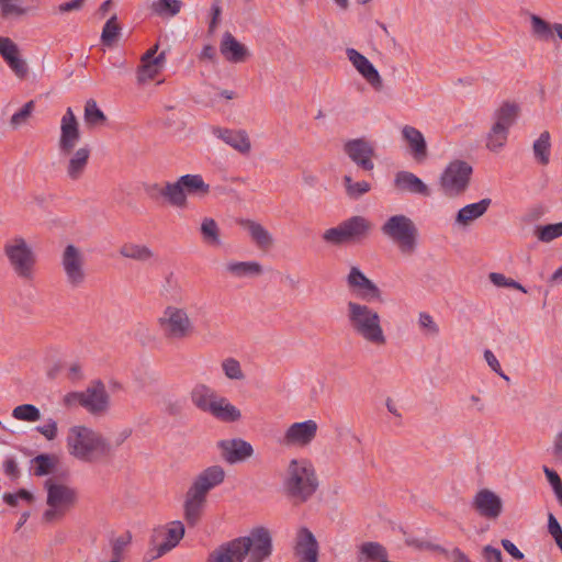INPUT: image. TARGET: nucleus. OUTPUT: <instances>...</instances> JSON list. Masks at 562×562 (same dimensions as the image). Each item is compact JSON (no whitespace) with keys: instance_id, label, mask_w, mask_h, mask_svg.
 <instances>
[{"instance_id":"1","label":"nucleus","mask_w":562,"mask_h":562,"mask_svg":"<svg viewBox=\"0 0 562 562\" xmlns=\"http://www.w3.org/2000/svg\"><path fill=\"white\" fill-rule=\"evenodd\" d=\"M80 138L81 133L77 116L71 108H67L60 119L58 150L61 157L68 158L66 173L71 180H78L82 177L91 155V149L88 145L75 150Z\"/></svg>"},{"instance_id":"2","label":"nucleus","mask_w":562,"mask_h":562,"mask_svg":"<svg viewBox=\"0 0 562 562\" xmlns=\"http://www.w3.org/2000/svg\"><path fill=\"white\" fill-rule=\"evenodd\" d=\"M225 470L221 465H211L196 474L183 499V518L190 527H194L202 518L210 491L225 480Z\"/></svg>"},{"instance_id":"3","label":"nucleus","mask_w":562,"mask_h":562,"mask_svg":"<svg viewBox=\"0 0 562 562\" xmlns=\"http://www.w3.org/2000/svg\"><path fill=\"white\" fill-rule=\"evenodd\" d=\"M346 319L356 337L374 348H383L387 336L382 325L380 313L368 304L348 301L346 303Z\"/></svg>"},{"instance_id":"4","label":"nucleus","mask_w":562,"mask_h":562,"mask_svg":"<svg viewBox=\"0 0 562 562\" xmlns=\"http://www.w3.org/2000/svg\"><path fill=\"white\" fill-rule=\"evenodd\" d=\"M66 448L71 457L83 462L95 461L112 452L108 439L85 425H75L68 429Z\"/></svg>"},{"instance_id":"5","label":"nucleus","mask_w":562,"mask_h":562,"mask_svg":"<svg viewBox=\"0 0 562 562\" xmlns=\"http://www.w3.org/2000/svg\"><path fill=\"white\" fill-rule=\"evenodd\" d=\"M319 482L313 463L305 458L291 459L283 477V490L295 503L307 502L317 491Z\"/></svg>"},{"instance_id":"6","label":"nucleus","mask_w":562,"mask_h":562,"mask_svg":"<svg viewBox=\"0 0 562 562\" xmlns=\"http://www.w3.org/2000/svg\"><path fill=\"white\" fill-rule=\"evenodd\" d=\"M3 256L13 274L24 283L36 277L37 256L32 245L21 235L8 238L2 246Z\"/></svg>"},{"instance_id":"7","label":"nucleus","mask_w":562,"mask_h":562,"mask_svg":"<svg viewBox=\"0 0 562 562\" xmlns=\"http://www.w3.org/2000/svg\"><path fill=\"white\" fill-rule=\"evenodd\" d=\"M211 191L210 184L206 183L201 175H183L175 182H167L165 186L154 184L150 192L166 198L170 205L184 209L188 205V195L198 196L200 199L209 195Z\"/></svg>"},{"instance_id":"8","label":"nucleus","mask_w":562,"mask_h":562,"mask_svg":"<svg viewBox=\"0 0 562 562\" xmlns=\"http://www.w3.org/2000/svg\"><path fill=\"white\" fill-rule=\"evenodd\" d=\"M372 231L373 223L369 218L355 215L340 222L337 226L324 231L322 239L330 246L357 244L367 239Z\"/></svg>"},{"instance_id":"9","label":"nucleus","mask_w":562,"mask_h":562,"mask_svg":"<svg viewBox=\"0 0 562 562\" xmlns=\"http://www.w3.org/2000/svg\"><path fill=\"white\" fill-rule=\"evenodd\" d=\"M381 233L393 241L403 256H412L418 245V228L404 214L390 216L381 226Z\"/></svg>"},{"instance_id":"10","label":"nucleus","mask_w":562,"mask_h":562,"mask_svg":"<svg viewBox=\"0 0 562 562\" xmlns=\"http://www.w3.org/2000/svg\"><path fill=\"white\" fill-rule=\"evenodd\" d=\"M157 325L162 336L170 341L184 340L194 331V323L186 307L167 305L159 317Z\"/></svg>"},{"instance_id":"11","label":"nucleus","mask_w":562,"mask_h":562,"mask_svg":"<svg viewBox=\"0 0 562 562\" xmlns=\"http://www.w3.org/2000/svg\"><path fill=\"white\" fill-rule=\"evenodd\" d=\"M235 540L243 561L266 562L272 554V538L265 527H256L247 536Z\"/></svg>"},{"instance_id":"12","label":"nucleus","mask_w":562,"mask_h":562,"mask_svg":"<svg viewBox=\"0 0 562 562\" xmlns=\"http://www.w3.org/2000/svg\"><path fill=\"white\" fill-rule=\"evenodd\" d=\"M47 490L48 509L43 514L45 522H54L60 519L66 512L77 502V492L68 485L54 483L52 480L45 482Z\"/></svg>"},{"instance_id":"13","label":"nucleus","mask_w":562,"mask_h":562,"mask_svg":"<svg viewBox=\"0 0 562 562\" xmlns=\"http://www.w3.org/2000/svg\"><path fill=\"white\" fill-rule=\"evenodd\" d=\"M472 167L463 160L451 161L440 176V187L447 196L463 194L470 183Z\"/></svg>"},{"instance_id":"14","label":"nucleus","mask_w":562,"mask_h":562,"mask_svg":"<svg viewBox=\"0 0 562 562\" xmlns=\"http://www.w3.org/2000/svg\"><path fill=\"white\" fill-rule=\"evenodd\" d=\"M60 265L66 281L71 288H79L85 283L87 279L85 255L77 246L70 244L65 247Z\"/></svg>"},{"instance_id":"15","label":"nucleus","mask_w":562,"mask_h":562,"mask_svg":"<svg viewBox=\"0 0 562 562\" xmlns=\"http://www.w3.org/2000/svg\"><path fill=\"white\" fill-rule=\"evenodd\" d=\"M318 425L314 419L296 422L288 426L280 442L285 447L305 448L316 438Z\"/></svg>"},{"instance_id":"16","label":"nucleus","mask_w":562,"mask_h":562,"mask_svg":"<svg viewBox=\"0 0 562 562\" xmlns=\"http://www.w3.org/2000/svg\"><path fill=\"white\" fill-rule=\"evenodd\" d=\"M342 149L360 169L364 171L374 169L375 145L373 142L364 137L353 138L345 142Z\"/></svg>"},{"instance_id":"17","label":"nucleus","mask_w":562,"mask_h":562,"mask_svg":"<svg viewBox=\"0 0 562 562\" xmlns=\"http://www.w3.org/2000/svg\"><path fill=\"white\" fill-rule=\"evenodd\" d=\"M82 407L94 416L106 414L110 408V395L101 380L92 381L83 391Z\"/></svg>"},{"instance_id":"18","label":"nucleus","mask_w":562,"mask_h":562,"mask_svg":"<svg viewBox=\"0 0 562 562\" xmlns=\"http://www.w3.org/2000/svg\"><path fill=\"white\" fill-rule=\"evenodd\" d=\"M293 555L295 562H318L319 544L308 528L301 527L296 531Z\"/></svg>"},{"instance_id":"19","label":"nucleus","mask_w":562,"mask_h":562,"mask_svg":"<svg viewBox=\"0 0 562 562\" xmlns=\"http://www.w3.org/2000/svg\"><path fill=\"white\" fill-rule=\"evenodd\" d=\"M346 283L350 291L366 301L381 299V290L358 267L352 266L346 277Z\"/></svg>"},{"instance_id":"20","label":"nucleus","mask_w":562,"mask_h":562,"mask_svg":"<svg viewBox=\"0 0 562 562\" xmlns=\"http://www.w3.org/2000/svg\"><path fill=\"white\" fill-rule=\"evenodd\" d=\"M184 531V526L180 520L171 521L165 528L155 530L156 535L164 536V540L149 550L150 560L158 559L176 548L183 538Z\"/></svg>"},{"instance_id":"21","label":"nucleus","mask_w":562,"mask_h":562,"mask_svg":"<svg viewBox=\"0 0 562 562\" xmlns=\"http://www.w3.org/2000/svg\"><path fill=\"white\" fill-rule=\"evenodd\" d=\"M472 508L482 517L495 520L503 512V501L493 491L488 488L480 490L473 497Z\"/></svg>"},{"instance_id":"22","label":"nucleus","mask_w":562,"mask_h":562,"mask_svg":"<svg viewBox=\"0 0 562 562\" xmlns=\"http://www.w3.org/2000/svg\"><path fill=\"white\" fill-rule=\"evenodd\" d=\"M217 448L222 459L229 464L243 462L254 454L252 446L241 438L221 440Z\"/></svg>"},{"instance_id":"23","label":"nucleus","mask_w":562,"mask_h":562,"mask_svg":"<svg viewBox=\"0 0 562 562\" xmlns=\"http://www.w3.org/2000/svg\"><path fill=\"white\" fill-rule=\"evenodd\" d=\"M346 55L356 70L375 90L383 88V80L373 64L355 48H347Z\"/></svg>"},{"instance_id":"24","label":"nucleus","mask_w":562,"mask_h":562,"mask_svg":"<svg viewBox=\"0 0 562 562\" xmlns=\"http://www.w3.org/2000/svg\"><path fill=\"white\" fill-rule=\"evenodd\" d=\"M220 52L225 60L232 64L245 63L250 57L248 47L237 41L231 32L222 35Z\"/></svg>"},{"instance_id":"25","label":"nucleus","mask_w":562,"mask_h":562,"mask_svg":"<svg viewBox=\"0 0 562 562\" xmlns=\"http://www.w3.org/2000/svg\"><path fill=\"white\" fill-rule=\"evenodd\" d=\"M0 55L18 78L23 79L26 77L29 71L27 64L20 57L18 45L9 37H0Z\"/></svg>"},{"instance_id":"26","label":"nucleus","mask_w":562,"mask_h":562,"mask_svg":"<svg viewBox=\"0 0 562 562\" xmlns=\"http://www.w3.org/2000/svg\"><path fill=\"white\" fill-rule=\"evenodd\" d=\"M239 225L247 232L250 240L259 249L268 250L273 246L274 239L272 234L259 222L245 218L239 221Z\"/></svg>"},{"instance_id":"27","label":"nucleus","mask_w":562,"mask_h":562,"mask_svg":"<svg viewBox=\"0 0 562 562\" xmlns=\"http://www.w3.org/2000/svg\"><path fill=\"white\" fill-rule=\"evenodd\" d=\"M394 186L401 192L419 194L422 196H429L431 194L428 186L409 171H398L394 178Z\"/></svg>"},{"instance_id":"28","label":"nucleus","mask_w":562,"mask_h":562,"mask_svg":"<svg viewBox=\"0 0 562 562\" xmlns=\"http://www.w3.org/2000/svg\"><path fill=\"white\" fill-rule=\"evenodd\" d=\"M402 137L407 143L411 154L416 161H424L427 156V143L423 133L414 126L405 125L402 131Z\"/></svg>"},{"instance_id":"29","label":"nucleus","mask_w":562,"mask_h":562,"mask_svg":"<svg viewBox=\"0 0 562 562\" xmlns=\"http://www.w3.org/2000/svg\"><path fill=\"white\" fill-rule=\"evenodd\" d=\"M520 114V108L515 102L505 101L493 112L492 126L509 132Z\"/></svg>"},{"instance_id":"30","label":"nucleus","mask_w":562,"mask_h":562,"mask_svg":"<svg viewBox=\"0 0 562 562\" xmlns=\"http://www.w3.org/2000/svg\"><path fill=\"white\" fill-rule=\"evenodd\" d=\"M218 395L213 387L203 382L195 383L189 393L192 405L203 413L210 409Z\"/></svg>"},{"instance_id":"31","label":"nucleus","mask_w":562,"mask_h":562,"mask_svg":"<svg viewBox=\"0 0 562 562\" xmlns=\"http://www.w3.org/2000/svg\"><path fill=\"white\" fill-rule=\"evenodd\" d=\"M206 413L224 423H235L241 418V412L222 395H218Z\"/></svg>"},{"instance_id":"32","label":"nucleus","mask_w":562,"mask_h":562,"mask_svg":"<svg viewBox=\"0 0 562 562\" xmlns=\"http://www.w3.org/2000/svg\"><path fill=\"white\" fill-rule=\"evenodd\" d=\"M491 199H482L476 203L461 207L456 215V224L460 227H468L474 221L483 216L491 205Z\"/></svg>"},{"instance_id":"33","label":"nucleus","mask_w":562,"mask_h":562,"mask_svg":"<svg viewBox=\"0 0 562 562\" xmlns=\"http://www.w3.org/2000/svg\"><path fill=\"white\" fill-rule=\"evenodd\" d=\"M214 134L240 154H248L251 149L250 139L243 130L216 128Z\"/></svg>"},{"instance_id":"34","label":"nucleus","mask_w":562,"mask_h":562,"mask_svg":"<svg viewBox=\"0 0 562 562\" xmlns=\"http://www.w3.org/2000/svg\"><path fill=\"white\" fill-rule=\"evenodd\" d=\"M225 271L234 278H254L262 274V266L258 261H228Z\"/></svg>"},{"instance_id":"35","label":"nucleus","mask_w":562,"mask_h":562,"mask_svg":"<svg viewBox=\"0 0 562 562\" xmlns=\"http://www.w3.org/2000/svg\"><path fill=\"white\" fill-rule=\"evenodd\" d=\"M166 63V53L161 52L157 55L155 60L140 61V66L137 68L136 78L139 85H143L149 80L155 79L162 70Z\"/></svg>"},{"instance_id":"36","label":"nucleus","mask_w":562,"mask_h":562,"mask_svg":"<svg viewBox=\"0 0 562 562\" xmlns=\"http://www.w3.org/2000/svg\"><path fill=\"white\" fill-rule=\"evenodd\" d=\"M206 562H243L236 540L217 547L209 554Z\"/></svg>"},{"instance_id":"37","label":"nucleus","mask_w":562,"mask_h":562,"mask_svg":"<svg viewBox=\"0 0 562 562\" xmlns=\"http://www.w3.org/2000/svg\"><path fill=\"white\" fill-rule=\"evenodd\" d=\"M200 233L202 241L209 247L222 245L221 231L216 221L212 217H204L201 222Z\"/></svg>"},{"instance_id":"38","label":"nucleus","mask_w":562,"mask_h":562,"mask_svg":"<svg viewBox=\"0 0 562 562\" xmlns=\"http://www.w3.org/2000/svg\"><path fill=\"white\" fill-rule=\"evenodd\" d=\"M120 255L124 258L145 262L154 257V251L145 245L125 244L120 248Z\"/></svg>"},{"instance_id":"39","label":"nucleus","mask_w":562,"mask_h":562,"mask_svg":"<svg viewBox=\"0 0 562 562\" xmlns=\"http://www.w3.org/2000/svg\"><path fill=\"white\" fill-rule=\"evenodd\" d=\"M550 134L544 131L540 134L538 139L533 143L532 149L537 161L543 166L549 164L550 160Z\"/></svg>"},{"instance_id":"40","label":"nucleus","mask_w":562,"mask_h":562,"mask_svg":"<svg viewBox=\"0 0 562 562\" xmlns=\"http://www.w3.org/2000/svg\"><path fill=\"white\" fill-rule=\"evenodd\" d=\"M509 132L491 126L485 146L492 153H499L506 145Z\"/></svg>"},{"instance_id":"41","label":"nucleus","mask_w":562,"mask_h":562,"mask_svg":"<svg viewBox=\"0 0 562 562\" xmlns=\"http://www.w3.org/2000/svg\"><path fill=\"white\" fill-rule=\"evenodd\" d=\"M132 541V535L130 531L116 537L111 541V559L120 562L124 561V553Z\"/></svg>"},{"instance_id":"42","label":"nucleus","mask_w":562,"mask_h":562,"mask_svg":"<svg viewBox=\"0 0 562 562\" xmlns=\"http://www.w3.org/2000/svg\"><path fill=\"white\" fill-rule=\"evenodd\" d=\"M83 116L88 126L101 125L106 120L104 113L99 109L97 102L92 99L86 102Z\"/></svg>"},{"instance_id":"43","label":"nucleus","mask_w":562,"mask_h":562,"mask_svg":"<svg viewBox=\"0 0 562 562\" xmlns=\"http://www.w3.org/2000/svg\"><path fill=\"white\" fill-rule=\"evenodd\" d=\"M121 26L117 23V16L112 15L104 24L101 41L106 46H112L120 35Z\"/></svg>"},{"instance_id":"44","label":"nucleus","mask_w":562,"mask_h":562,"mask_svg":"<svg viewBox=\"0 0 562 562\" xmlns=\"http://www.w3.org/2000/svg\"><path fill=\"white\" fill-rule=\"evenodd\" d=\"M12 416L18 420L33 423L41 419V412L35 405L22 404L12 411Z\"/></svg>"},{"instance_id":"45","label":"nucleus","mask_w":562,"mask_h":562,"mask_svg":"<svg viewBox=\"0 0 562 562\" xmlns=\"http://www.w3.org/2000/svg\"><path fill=\"white\" fill-rule=\"evenodd\" d=\"M535 234L540 241L550 243L562 236V222L538 226Z\"/></svg>"},{"instance_id":"46","label":"nucleus","mask_w":562,"mask_h":562,"mask_svg":"<svg viewBox=\"0 0 562 562\" xmlns=\"http://www.w3.org/2000/svg\"><path fill=\"white\" fill-rule=\"evenodd\" d=\"M221 368L225 376L229 380L241 381L245 379L240 362L235 358L229 357L224 359L221 363Z\"/></svg>"},{"instance_id":"47","label":"nucleus","mask_w":562,"mask_h":562,"mask_svg":"<svg viewBox=\"0 0 562 562\" xmlns=\"http://www.w3.org/2000/svg\"><path fill=\"white\" fill-rule=\"evenodd\" d=\"M346 193L351 199H359L361 195L370 191L371 186L367 181L353 182L349 175L344 177Z\"/></svg>"},{"instance_id":"48","label":"nucleus","mask_w":562,"mask_h":562,"mask_svg":"<svg viewBox=\"0 0 562 562\" xmlns=\"http://www.w3.org/2000/svg\"><path fill=\"white\" fill-rule=\"evenodd\" d=\"M34 474L36 476H44L53 472L56 458L50 454H40L33 459Z\"/></svg>"},{"instance_id":"49","label":"nucleus","mask_w":562,"mask_h":562,"mask_svg":"<svg viewBox=\"0 0 562 562\" xmlns=\"http://www.w3.org/2000/svg\"><path fill=\"white\" fill-rule=\"evenodd\" d=\"M35 109V102L33 100L26 102L18 112H15L10 119V126L13 130L21 127L26 124L31 119Z\"/></svg>"},{"instance_id":"50","label":"nucleus","mask_w":562,"mask_h":562,"mask_svg":"<svg viewBox=\"0 0 562 562\" xmlns=\"http://www.w3.org/2000/svg\"><path fill=\"white\" fill-rule=\"evenodd\" d=\"M181 5L180 0H156L151 9L159 15L168 14L173 16L180 12Z\"/></svg>"},{"instance_id":"51","label":"nucleus","mask_w":562,"mask_h":562,"mask_svg":"<svg viewBox=\"0 0 562 562\" xmlns=\"http://www.w3.org/2000/svg\"><path fill=\"white\" fill-rule=\"evenodd\" d=\"M418 326L422 333L427 337H437L440 333L439 325L435 322L434 317L426 312L418 314Z\"/></svg>"},{"instance_id":"52","label":"nucleus","mask_w":562,"mask_h":562,"mask_svg":"<svg viewBox=\"0 0 562 562\" xmlns=\"http://www.w3.org/2000/svg\"><path fill=\"white\" fill-rule=\"evenodd\" d=\"M532 34L542 40H548L552 35L553 26L536 14L530 15Z\"/></svg>"},{"instance_id":"53","label":"nucleus","mask_w":562,"mask_h":562,"mask_svg":"<svg viewBox=\"0 0 562 562\" xmlns=\"http://www.w3.org/2000/svg\"><path fill=\"white\" fill-rule=\"evenodd\" d=\"M22 0H0V12L3 16H19L26 12Z\"/></svg>"},{"instance_id":"54","label":"nucleus","mask_w":562,"mask_h":562,"mask_svg":"<svg viewBox=\"0 0 562 562\" xmlns=\"http://www.w3.org/2000/svg\"><path fill=\"white\" fill-rule=\"evenodd\" d=\"M36 430L47 440H54L58 434L57 422L53 418H49L44 425L37 426Z\"/></svg>"},{"instance_id":"55","label":"nucleus","mask_w":562,"mask_h":562,"mask_svg":"<svg viewBox=\"0 0 562 562\" xmlns=\"http://www.w3.org/2000/svg\"><path fill=\"white\" fill-rule=\"evenodd\" d=\"M484 359L488 367L497 373L499 376H502L505 380H508V376L503 372L502 367L499 364V361L497 360L496 356L491 350L484 351Z\"/></svg>"},{"instance_id":"56","label":"nucleus","mask_w":562,"mask_h":562,"mask_svg":"<svg viewBox=\"0 0 562 562\" xmlns=\"http://www.w3.org/2000/svg\"><path fill=\"white\" fill-rule=\"evenodd\" d=\"M482 555L486 562H502L503 555L499 549L492 546H485L482 550Z\"/></svg>"},{"instance_id":"57","label":"nucleus","mask_w":562,"mask_h":562,"mask_svg":"<svg viewBox=\"0 0 562 562\" xmlns=\"http://www.w3.org/2000/svg\"><path fill=\"white\" fill-rule=\"evenodd\" d=\"M63 403L65 406L67 407H72V406H76V405H80L82 407V403H83V391L81 392H70V393H67L64 398H63Z\"/></svg>"},{"instance_id":"58","label":"nucleus","mask_w":562,"mask_h":562,"mask_svg":"<svg viewBox=\"0 0 562 562\" xmlns=\"http://www.w3.org/2000/svg\"><path fill=\"white\" fill-rule=\"evenodd\" d=\"M211 11H212V19L209 23V34L213 35L214 32L216 31V27L220 23V16H221V13H222V9L218 4V2H214L212 4V8H211Z\"/></svg>"},{"instance_id":"59","label":"nucleus","mask_w":562,"mask_h":562,"mask_svg":"<svg viewBox=\"0 0 562 562\" xmlns=\"http://www.w3.org/2000/svg\"><path fill=\"white\" fill-rule=\"evenodd\" d=\"M162 289L168 294L177 293L179 291L180 286L173 272H169L165 277Z\"/></svg>"},{"instance_id":"60","label":"nucleus","mask_w":562,"mask_h":562,"mask_svg":"<svg viewBox=\"0 0 562 562\" xmlns=\"http://www.w3.org/2000/svg\"><path fill=\"white\" fill-rule=\"evenodd\" d=\"M131 434H132V430L128 428H125V429L114 434L112 439L108 440L110 442V445L112 446V451L114 449L119 448L120 446H122L127 440V438L131 436Z\"/></svg>"},{"instance_id":"61","label":"nucleus","mask_w":562,"mask_h":562,"mask_svg":"<svg viewBox=\"0 0 562 562\" xmlns=\"http://www.w3.org/2000/svg\"><path fill=\"white\" fill-rule=\"evenodd\" d=\"M504 550L509 553L516 560H522L525 558L524 553L508 539H503L501 541Z\"/></svg>"},{"instance_id":"62","label":"nucleus","mask_w":562,"mask_h":562,"mask_svg":"<svg viewBox=\"0 0 562 562\" xmlns=\"http://www.w3.org/2000/svg\"><path fill=\"white\" fill-rule=\"evenodd\" d=\"M468 402H469L468 408L471 409V411H476L477 413L482 414L486 409L485 403L483 402V400L479 395L472 394L468 398Z\"/></svg>"},{"instance_id":"63","label":"nucleus","mask_w":562,"mask_h":562,"mask_svg":"<svg viewBox=\"0 0 562 562\" xmlns=\"http://www.w3.org/2000/svg\"><path fill=\"white\" fill-rule=\"evenodd\" d=\"M440 551L449 557L452 562H472L459 548H454L451 552H448L445 549H440Z\"/></svg>"},{"instance_id":"64","label":"nucleus","mask_w":562,"mask_h":562,"mask_svg":"<svg viewBox=\"0 0 562 562\" xmlns=\"http://www.w3.org/2000/svg\"><path fill=\"white\" fill-rule=\"evenodd\" d=\"M548 531L552 536V538L562 535V528L553 514L548 515Z\"/></svg>"}]
</instances>
